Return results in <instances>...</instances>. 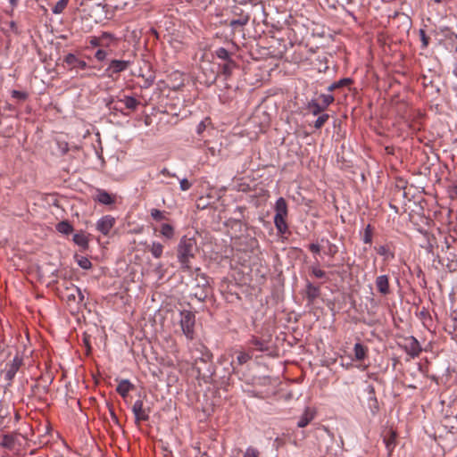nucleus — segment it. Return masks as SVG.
<instances>
[{"mask_svg":"<svg viewBox=\"0 0 457 457\" xmlns=\"http://www.w3.org/2000/svg\"><path fill=\"white\" fill-rule=\"evenodd\" d=\"M179 325L183 335L187 340L192 341L195 338V314L189 310H182L179 313Z\"/></svg>","mask_w":457,"mask_h":457,"instance_id":"obj_2","label":"nucleus"},{"mask_svg":"<svg viewBox=\"0 0 457 457\" xmlns=\"http://www.w3.org/2000/svg\"><path fill=\"white\" fill-rule=\"evenodd\" d=\"M404 351L411 358H415L419 356V354L422 351V348L420 346V342L416 339V337L411 336L405 338Z\"/></svg>","mask_w":457,"mask_h":457,"instance_id":"obj_7","label":"nucleus"},{"mask_svg":"<svg viewBox=\"0 0 457 457\" xmlns=\"http://www.w3.org/2000/svg\"><path fill=\"white\" fill-rule=\"evenodd\" d=\"M377 252L379 255L383 256L385 259H388L389 257H394V254L390 253L389 248L386 245H380Z\"/></svg>","mask_w":457,"mask_h":457,"instance_id":"obj_37","label":"nucleus"},{"mask_svg":"<svg viewBox=\"0 0 457 457\" xmlns=\"http://www.w3.org/2000/svg\"><path fill=\"white\" fill-rule=\"evenodd\" d=\"M56 230L63 235H69L73 231V227L67 220H62L56 225Z\"/></svg>","mask_w":457,"mask_h":457,"instance_id":"obj_22","label":"nucleus"},{"mask_svg":"<svg viewBox=\"0 0 457 457\" xmlns=\"http://www.w3.org/2000/svg\"><path fill=\"white\" fill-rule=\"evenodd\" d=\"M21 363L22 359L20 356L16 355L10 363L6 364L4 377L7 380L11 381L15 377Z\"/></svg>","mask_w":457,"mask_h":457,"instance_id":"obj_8","label":"nucleus"},{"mask_svg":"<svg viewBox=\"0 0 457 457\" xmlns=\"http://www.w3.org/2000/svg\"><path fill=\"white\" fill-rule=\"evenodd\" d=\"M287 216H274V224L278 233L285 234L287 229L288 226L286 221Z\"/></svg>","mask_w":457,"mask_h":457,"instance_id":"obj_21","label":"nucleus"},{"mask_svg":"<svg viewBox=\"0 0 457 457\" xmlns=\"http://www.w3.org/2000/svg\"><path fill=\"white\" fill-rule=\"evenodd\" d=\"M313 419V414L308 409L303 413L297 421V427L305 428Z\"/></svg>","mask_w":457,"mask_h":457,"instance_id":"obj_24","label":"nucleus"},{"mask_svg":"<svg viewBox=\"0 0 457 457\" xmlns=\"http://www.w3.org/2000/svg\"><path fill=\"white\" fill-rule=\"evenodd\" d=\"M243 457H259V451L256 448L249 446L246 448Z\"/></svg>","mask_w":457,"mask_h":457,"instance_id":"obj_44","label":"nucleus"},{"mask_svg":"<svg viewBox=\"0 0 457 457\" xmlns=\"http://www.w3.org/2000/svg\"><path fill=\"white\" fill-rule=\"evenodd\" d=\"M113 102V99L112 98L107 104L106 105L109 107V109H112V110H114V111H120V109L114 105V106H112V104Z\"/></svg>","mask_w":457,"mask_h":457,"instance_id":"obj_51","label":"nucleus"},{"mask_svg":"<svg viewBox=\"0 0 457 457\" xmlns=\"http://www.w3.org/2000/svg\"><path fill=\"white\" fill-rule=\"evenodd\" d=\"M100 37L102 48H108L116 41L115 35L107 31L102 32Z\"/></svg>","mask_w":457,"mask_h":457,"instance_id":"obj_20","label":"nucleus"},{"mask_svg":"<svg viewBox=\"0 0 457 457\" xmlns=\"http://www.w3.org/2000/svg\"><path fill=\"white\" fill-rule=\"evenodd\" d=\"M351 82V79H342L338 81H336L334 83H332L328 87V91H333L334 89L336 88H338V87H344L347 84H349Z\"/></svg>","mask_w":457,"mask_h":457,"instance_id":"obj_31","label":"nucleus"},{"mask_svg":"<svg viewBox=\"0 0 457 457\" xmlns=\"http://www.w3.org/2000/svg\"><path fill=\"white\" fill-rule=\"evenodd\" d=\"M362 241L365 244H371L372 242V229L370 225H368L364 230L363 236H362Z\"/></svg>","mask_w":457,"mask_h":457,"instance_id":"obj_35","label":"nucleus"},{"mask_svg":"<svg viewBox=\"0 0 457 457\" xmlns=\"http://www.w3.org/2000/svg\"><path fill=\"white\" fill-rule=\"evenodd\" d=\"M305 294L308 301L313 302L320 295V288L319 287L313 285L312 283L308 282L306 284Z\"/></svg>","mask_w":457,"mask_h":457,"instance_id":"obj_17","label":"nucleus"},{"mask_svg":"<svg viewBox=\"0 0 457 457\" xmlns=\"http://www.w3.org/2000/svg\"><path fill=\"white\" fill-rule=\"evenodd\" d=\"M72 240L81 249L86 250L88 248V238L84 232L80 231L74 234Z\"/></svg>","mask_w":457,"mask_h":457,"instance_id":"obj_19","label":"nucleus"},{"mask_svg":"<svg viewBox=\"0 0 457 457\" xmlns=\"http://www.w3.org/2000/svg\"><path fill=\"white\" fill-rule=\"evenodd\" d=\"M115 218L112 215H104L96 221V228L101 234L107 236L115 225Z\"/></svg>","mask_w":457,"mask_h":457,"instance_id":"obj_6","label":"nucleus"},{"mask_svg":"<svg viewBox=\"0 0 457 457\" xmlns=\"http://www.w3.org/2000/svg\"><path fill=\"white\" fill-rule=\"evenodd\" d=\"M253 353L252 351L249 350V352H244L240 351L238 352V354L237 356V361L238 365H243L252 359Z\"/></svg>","mask_w":457,"mask_h":457,"instance_id":"obj_26","label":"nucleus"},{"mask_svg":"<svg viewBox=\"0 0 457 457\" xmlns=\"http://www.w3.org/2000/svg\"><path fill=\"white\" fill-rule=\"evenodd\" d=\"M376 287L378 291L384 295L390 292L388 277L386 275H380L376 278Z\"/></svg>","mask_w":457,"mask_h":457,"instance_id":"obj_12","label":"nucleus"},{"mask_svg":"<svg viewBox=\"0 0 457 457\" xmlns=\"http://www.w3.org/2000/svg\"><path fill=\"white\" fill-rule=\"evenodd\" d=\"M436 3L439 4L442 2V0H434Z\"/></svg>","mask_w":457,"mask_h":457,"instance_id":"obj_56","label":"nucleus"},{"mask_svg":"<svg viewBox=\"0 0 457 457\" xmlns=\"http://www.w3.org/2000/svg\"><path fill=\"white\" fill-rule=\"evenodd\" d=\"M395 438L396 435L395 432H391L388 437L384 438L386 447L389 453L394 449L395 445Z\"/></svg>","mask_w":457,"mask_h":457,"instance_id":"obj_30","label":"nucleus"},{"mask_svg":"<svg viewBox=\"0 0 457 457\" xmlns=\"http://www.w3.org/2000/svg\"><path fill=\"white\" fill-rule=\"evenodd\" d=\"M65 2L68 4L69 0H65Z\"/></svg>","mask_w":457,"mask_h":457,"instance_id":"obj_57","label":"nucleus"},{"mask_svg":"<svg viewBox=\"0 0 457 457\" xmlns=\"http://www.w3.org/2000/svg\"><path fill=\"white\" fill-rule=\"evenodd\" d=\"M215 55L221 60H224L226 62H232L230 54L228 51L224 47H219L215 50Z\"/></svg>","mask_w":457,"mask_h":457,"instance_id":"obj_28","label":"nucleus"},{"mask_svg":"<svg viewBox=\"0 0 457 457\" xmlns=\"http://www.w3.org/2000/svg\"><path fill=\"white\" fill-rule=\"evenodd\" d=\"M67 4H68L65 2V0H59L52 9L53 13H62L63 10L66 8Z\"/></svg>","mask_w":457,"mask_h":457,"instance_id":"obj_33","label":"nucleus"},{"mask_svg":"<svg viewBox=\"0 0 457 457\" xmlns=\"http://www.w3.org/2000/svg\"><path fill=\"white\" fill-rule=\"evenodd\" d=\"M312 274L317 278H323L326 277V272L322 270L319 265H312L311 267Z\"/></svg>","mask_w":457,"mask_h":457,"instance_id":"obj_34","label":"nucleus"},{"mask_svg":"<svg viewBox=\"0 0 457 457\" xmlns=\"http://www.w3.org/2000/svg\"><path fill=\"white\" fill-rule=\"evenodd\" d=\"M249 19L248 17H242L239 19H235L230 21V27L236 28L237 26H245L247 24Z\"/></svg>","mask_w":457,"mask_h":457,"instance_id":"obj_39","label":"nucleus"},{"mask_svg":"<svg viewBox=\"0 0 457 457\" xmlns=\"http://www.w3.org/2000/svg\"><path fill=\"white\" fill-rule=\"evenodd\" d=\"M84 294L82 293L81 289L78 287H74L71 289V293L67 295V301L69 302H75L78 304H85L84 303Z\"/></svg>","mask_w":457,"mask_h":457,"instance_id":"obj_14","label":"nucleus"},{"mask_svg":"<svg viewBox=\"0 0 457 457\" xmlns=\"http://www.w3.org/2000/svg\"><path fill=\"white\" fill-rule=\"evenodd\" d=\"M78 265L83 270H89L92 267L91 262L87 257H80Z\"/></svg>","mask_w":457,"mask_h":457,"instance_id":"obj_41","label":"nucleus"},{"mask_svg":"<svg viewBox=\"0 0 457 457\" xmlns=\"http://www.w3.org/2000/svg\"><path fill=\"white\" fill-rule=\"evenodd\" d=\"M95 201L104 204V205H110L114 203V197L110 195L107 191L104 189H96V195L95 196Z\"/></svg>","mask_w":457,"mask_h":457,"instance_id":"obj_11","label":"nucleus"},{"mask_svg":"<svg viewBox=\"0 0 457 457\" xmlns=\"http://www.w3.org/2000/svg\"><path fill=\"white\" fill-rule=\"evenodd\" d=\"M420 39L422 41L423 47H427L428 45V39L426 36V33L423 29L420 30Z\"/></svg>","mask_w":457,"mask_h":457,"instance_id":"obj_49","label":"nucleus"},{"mask_svg":"<svg viewBox=\"0 0 457 457\" xmlns=\"http://www.w3.org/2000/svg\"><path fill=\"white\" fill-rule=\"evenodd\" d=\"M333 247H336V246L335 245H330V252H331V253H336V250L332 249Z\"/></svg>","mask_w":457,"mask_h":457,"instance_id":"obj_55","label":"nucleus"},{"mask_svg":"<svg viewBox=\"0 0 457 457\" xmlns=\"http://www.w3.org/2000/svg\"><path fill=\"white\" fill-rule=\"evenodd\" d=\"M13 438L9 435H4L0 445L4 448L11 449L12 447Z\"/></svg>","mask_w":457,"mask_h":457,"instance_id":"obj_36","label":"nucleus"},{"mask_svg":"<svg viewBox=\"0 0 457 457\" xmlns=\"http://www.w3.org/2000/svg\"><path fill=\"white\" fill-rule=\"evenodd\" d=\"M320 99L322 103V106L327 108L329 104L334 102V96L331 94H321Z\"/></svg>","mask_w":457,"mask_h":457,"instance_id":"obj_32","label":"nucleus"},{"mask_svg":"<svg viewBox=\"0 0 457 457\" xmlns=\"http://www.w3.org/2000/svg\"><path fill=\"white\" fill-rule=\"evenodd\" d=\"M150 252L154 258H160L162 255L163 246L159 242H153L150 246Z\"/></svg>","mask_w":457,"mask_h":457,"instance_id":"obj_27","label":"nucleus"},{"mask_svg":"<svg viewBox=\"0 0 457 457\" xmlns=\"http://www.w3.org/2000/svg\"><path fill=\"white\" fill-rule=\"evenodd\" d=\"M64 62L71 69L78 68L80 70H85L87 67V64L85 61L79 59L75 54L71 53L68 54L64 57Z\"/></svg>","mask_w":457,"mask_h":457,"instance_id":"obj_10","label":"nucleus"},{"mask_svg":"<svg viewBox=\"0 0 457 457\" xmlns=\"http://www.w3.org/2000/svg\"><path fill=\"white\" fill-rule=\"evenodd\" d=\"M89 44L92 47H101V37L92 36L89 37Z\"/></svg>","mask_w":457,"mask_h":457,"instance_id":"obj_45","label":"nucleus"},{"mask_svg":"<svg viewBox=\"0 0 457 457\" xmlns=\"http://www.w3.org/2000/svg\"><path fill=\"white\" fill-rule=\"evenodd\" d=\"M132 62L129 60H117L113 59L109 62L108 67L104 71V75L108 78H112L113 75L119 74L126 71Z\"/></svg>","mask_w":457,"mask_h":457,"instance_id":"obj_3","label":"nucleus"},{"mask_svg":"<svg viewBox=\"0 0 457 457\" xmlns=\"http://www.w3.org/2000/svg\"><path fill=\"white\" fill-rule=\"evenodd\" d=\"M150 214L151 217L157 221L164 219L163 212L158 209H152Z\"/></svg>","mask_w":457,"mask_h":457,"instance_id":"obj_43","label":"nucleus"},{"mask_svg":"<svg viewBox=\"0 0 457 457\" xmlns=\"http://www.w3.org/2000/svg\"><path fill=\"white\" fill-rule=\"evenodd\" d=\"M108 54L107 52L104 50V48H99L96 54H95V57L97 61L99 62H103L106 59Z\"/></svg>","mask_w":457,"mask_h":457,"instance_id":"obj_42","label":"nucleus"},{"mask_svg":"<svg viewBox=\"0 0 457 457\" xmlns=\"http://www.w3.org/2000/svg\"><path fill=\"white\" fill-rule=\"evenodd\" d=\"M190 352L192 353V358H194L195 361L199 360L206 362L212 358L211 353L202 343L195 344L194 346L190 348Z\"/></svg>","mask_w":457,"mask_h":457,"instance_id":"obj_5","label":"nucleus"},{"mask_svg":"<svg viewBox=\"0 0 457 457\" xmlns=\"http://www.w3.org/2000/svg\"><path fill=\"white\" fill-rule=\"evenodd\" d=\"M196 241L194 237L183 236L178 245L177 258L181 269L190 270V260L195 257L196 252Z\"/></svg>","mask_w":457,"mask_h":457,"instance_id":"obj_1","label":"nucleus"},{"mask_svg":"<svg viewBox=\"0 0 457 457\" xmlns=\"http://www.w3.org/2000/svg\"><path fill=\"white\" fill-rule=\"evenodd\" d=\"M275 216H287V204L283 197H279L275 203Z\"/></svg>","mask_w":457,"mask_h":457,"instance_id":"obj_18","label":"nucleus"},{"mask_svg":"<svg viewBox=\"0 0 457 457\" xmlns=\"http://www.w3.org/2000/svg\"><path fill=\"white\" fill-rule=\"evenodd\" d=\"M133 388L134 385L129 379H122L119 382L116 391L121 397L125 398Z\"/></svg>","mask_w":457,"mask_h":457,"instance_id":"obj_15","label":"nucleus"},{"mask_svg":"<svg viewBox=\"0 0 457 457\" xmlns=\"http://www.w3.org/2000/svg\"><path fill=\"white\" fill-rule=\"evenodd\" d=\"M353 352L354 357L357 361H362L366 357L367 350L361 343H356L354 345Z\"/></svg>","mask_w":457,"mask_h":457,"instance_id":"obj_25","label":"nucleus"},{"mask_svg":"<svg viewBox=\"0 0 457 457\" xmlns=\"http://www.w3.org/2000/svg\"><path fill=\"white\" fill-rule=\"evenodd\" d=\"M192 187V184L187 179H182L180 181H179V187L182 191H187L188 190L190 187Z\"/></svg>","mask_w":457,"mask_h":457,"instance_id":"obj_47","label":"nucleus"},{"mask_svg":"<svg viewBox=\"0 0 457 457\" xmlns=\"http://www.w3.org/2000/svg\"><path fill=\"white\" fill-rule=\"evenodd\" d=\"M309 250L315 254H319L320 252V246L319 244L312 243L309 245Z\"/></svg>","mask_w":457,"mask_h":457,"instance_id":"obj_48","label":"nucleus"},{"mask_svg":"<svg viewBox=\"0 0 457 457\" xmlns=\"http://www.w3.org/2000/svg\"><path fill=\"white\" fill-rule=\"evenodd\" d=\"M235 66L234 61L227 62L221 66L222 73L226 76H230L232 72V69Z\"/></svg>","mask_w":457,"mask_h":457,"instance_id":"obj_38","label":"nucleus"},{"mask_svg":"<svg viewBox=\"0 0 457 457\" xmlns=\"http://www.w3.org/2000/svg\"><path fill=\"white\" fill-rule=\"evenodd\" d=\"M11 5L15 7L18 4V0H9Z\"/></svg>","mask_w":457,"mask_h":457,"instance_id":"obj_53","label":"nucleus"},{"mask_svg":"<svg viewBox=\"0 0 457 457\" xmlns=\"http://www.w3.org/2000/svg\"><path fill=\"white\" fill-rule=\"evenodd\" d=\"M12 97L19 99V100H25L27 98V94L22 91L19 90H12Z\"/></svg>","mask_w":457,"mask_h":457,"instance_id":"obj_46","label":"nucleus"},{"mask_svg":"<svg viewBox=\"0 0 457 457\" xmlns=\"http://www.w3.org/2000/svg\"><path fill=\"white\" fill-rule=\"evenodd\" d=\"M161 174L164 175V176H170V177H175V174H172L169 171L168 169L166 168H163L162 170H161Z\"/></svg>","mask_w":457,"mask_h":457,"instance_id":"obj_50","label":"nucleus"},{"mask_svg":"<svg viewBox=\"0 0 457 457\" xmlns=\"http://www.w3.org/2000/svg\"><path fill=\"white\" fill-rule=\"evenodd\" d=\"M134 417L135 422L139 424L142 421H147L150 417V409L144 407V403L142 400H137L131 409Z\"/></svg>","mask_w":457,"mask_h":457,"instance_id":"obj_4","label":"nucleus"},{"mask_svg":"<svg viewBox=\"0 0 457 457\" xmlns=\"http://www.w3.org/2000/svg\"><path fill=\"white\" fill-rule=\"evenodd\" d=\"M308 109L311 111V112L313 114V115H318L320 112H321L325 108L320 104L319 103H317L316 101L314 100H312L311 102L308 103Z\"/></svg>","mask_w":457,"mask_h":457,"instance_id":"obj_29","label":"nucleus"},{"mask_svg":"<svg viewBox=\"0 0 457 457\" xmlns=\"http://www.w3.org/2000/svg\"><path fill=\"white\" fill-rule=\"evenodd\" d=\"M160 233L163 237L167 239H171L174 237L175 230L171 225L163 223L161 226Z\"/></svg>","mask_w":457,"mask_h":457,"instance_id":"obj_23","label":"nucleus"},{"mask_svg":"<svg viewBox=\"0 0 457 457\" xmlns=\"http://www.w3.org/2000/svg\"><path fill=\"white\" fill-rule=\"evenodd\" d=\"M203 279L204 280V282L203 283V286L204 287L208 286V281L206 280V278L204 276H203Z\"/></svg>","mask_w":457,"mask_h":457,"instance_id":"obj_54","label":"nucleus"},{"mask_svg":"<svg viewBox=\"0 0 457 457\" xmlns=\"http://www.w3.org/2000/svg\"><path fill=\"white\" fill-rule=\"evenodd\" d=\"M205 125L203 121H201L197 126V133H201L203 130H204Z\"/></svg>","mask_w":457,"mask_h":457,"instance_id":"obj_52","label":"nucleus"},{"mask_svg":"<svg viewBox=\"0 0 457 457\" xmlns=\"http://www.w3.org/2000/svg\"><path fill=\"white\" fill-rule=\"evenodd\" d=\"M368 393V406L373 415L377 414L379 410V405L377 397L375 396L374 386L369 385L366 388Z\"/></svg>","mask_w":457,"mask_h":457,"instance_id":"obj_9","label":"nucleus"},{"mask_svg":"<svg viewBox=\"0 0 457 457\" xmlns=\"http://www.w3.org/2000/svg\"><path fill=\"white\" fill-rule=\"evenodd\" d=\"M329 116L327 113H323L320 115L315 120L314 127L316 129H320L324 123L328 120Z\"/></svg>","mask_w":457,"mask_h":457,"instance_id":"obj_40","label":"nucleus"},{"mask_svg":"<svg viewBox=\"0 0 457 457\" xmlns=\"http://www.w3.org/2000/svg\"><path fill=\"white\" fill-rule=\"evenodd\" d=\"M118 102L123 104L129 111H136L140 104L137 99L131 96H125L124 97L120 98Z\"/></svg>","mask_w":457,"mask_h":457,"instance_id":"obj_16","label":"nucleus"},{"mask_svg":"<svg viewBox=\"0 0 457 457\" xmlns=\"http://www.w3.org/2000/svg\"><path fill=\"white\" fill-rule=\"evenodd\" d=\"M248 344L253 346V349H250L252 352L253 350H257L259 352H266L269 350V342L254 336L251 337V339L248 341Z\"/></svg>","mask_w":457,"mask_h":457,"instance_id":"obj_13","label":"nucleus"}]
</instances>
